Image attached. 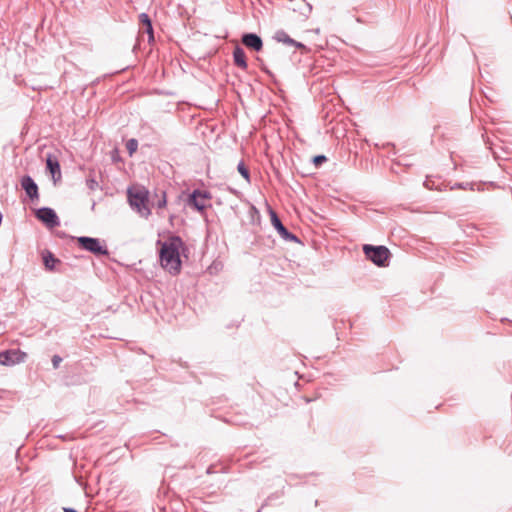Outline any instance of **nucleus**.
<instances>
[{
  "label": "nucleus",
  "instance_id": "1a4fd4ad",
  "mask_svg": "<svg viewBox=\"0 0 512 512\" xmlns=\"http://www.w3.org/2000/svg\"><path fill=\"white\" fill-rule=\"evenodd\" d=\"M36 216L49 227H55L59 224L58 217L51 208L38 209Z\"/></svg>",
  "mask_w": 512,
  "mask_h": 512
},
{
  "label": "nucleus",
  "instance_id": "20e7f679",
  "mask_svg": "<svg viewBox=\"0 0 512 512\" xmlns=\"http://www.w3.org/2000/svg\"><path fill=\"white\" fill-rule=\"evenodd\" d=\"M209 199H211V194L208 191L195 189L191 194H189L186 204L189 207H192L195 210L202 212L206 209V201Z\"/></svg>",
  "mask_w": 512,
  "mask_h": 512
},
{
  "label": "nucleus",
  "instance_id": "ddd939ff",
  "mask_svg": "<svg viewBox=\"0 0 512 512\" xmlns=\"http://www.w3.org/2000/svg\"><path fill=\"white\" fill-rule=\"evenodd\" d=\"M233 60L236 66L244 70L247 69L248 64L246 60V54L244 49L240 46H236L233 50Z\"/></svg>",
  "mask_w": 512,
  "mask_h": 512
},
{
  "label": "nucleus",
  "instance_id": "0eeeda50",
  "mask_svg": "<svg viewBox=\"0 0 512 512\" xmlns=\"http://www.w3.org/2000/svg\"><path fill=\"white\" fill-rule=\"evenodd\" d=\"M138 25L139 30L138 33L140 36L147 35L148 43H152L154 41V29L151 17L147 13H141L138 16Z\"/></svg>",
  "mask_w": 512,
  "mask_h": 512
},
{
  "label": "nucleus",
  "instance_id": "dca6fc26",
  "mask_svg": "<svg viewBox=\"0 0 512 512\" xmlns=\"http://www.w3.org/2000/svg\"><path fill=\"white\" fill-rule=\"evenodd\" d=\"M237 170L241 174V176L247 181V183L251 182L250 171L248 167L245 165L244 161H240L238 163Z\"/></svg>",
  "mask_w": 512,
  "mask_h": 512
},
{
  "label": "nucleus",
  "instance_id": "aec40b11",
  "mask_svg": "<svg viewBox=\"0 0 512 512\" xmlns=\"http://www.w3.org/2000/svg\"><path fill=\"white\" fill-rule=\"evenodd\" d=\"M61 361H62V358L59 355L54 354V357L52 358V363H53L54 368H58L59 363Z\"/></svg>",
  "mask_w": 512,
  "mask_h": 512
},
{
  "label": "nucleus",
  "instance_id": "6ab92c4d",
  "mask_svg": "<svg viewBox=\"0 0 512 512\" xmlns=\"http://www.w3.org/2000/svg\"><path fill=\"white\" fill-rule=\"evenodd\" d=\"M138 148V141L134 138H130V157L134 152L137 151Z\"/></svg>",
  "mask_w": 512,
  "mask_h": 512
},
{
  "label": "nucleus",
  "instance_id": "412c9836",
  "mask_svg": "<svg viewBox=\"0 0 512 512\" xmlns=\"http://www.w3.org/2000/svg\"><path fill=\"white\" fill-rule=\"evenodd\" d=\"M291 46H294L300 50H307L306 46L303 43L298 42L296 40H295V44H292Z\"/></svg>",
  "mask_w": 512,
  "mask_h": 512
},
{
  "label": "nucleus",
  "instance_id": "2eb2a0df",
  "mask_svg": "<svg viewBox=\"0 0 512 512\" xmlns=\"http://www.w3.org/2000/svg\"><path fill=\"white\" fill-rule=\"evenodd\" d=\"M43 262L47 269L53 270L55 268V264L58 263L59 260L56 259L51 252L46 251L43 253Z\"/></svg>",
  "mask_w": 512,
  "mask_h": 512
},
{
  "label": "nucleus",
  "instance_id": "5701e85b",
  "mask_svg": "<svg viewBox=\"0 0 512 512\" xmlns=\"http://www.w3.org/2000/svg\"><path fill=\"white\" fill-rule=\"evenodd\" d=\"M261 69H262V71H263L264 73H266L268 76H270L271 78H274V74H273V73H272V72H271L267 67L262 66V67H261Z\"/></svg>",
  "mask_w": 512,
  "mask_h": 512
},
{
  "label": "nucleus",
  "instance_id": "4468645a",
  "mask_svg": "<svg viewBox=\"0 0 512 512\" xmlns=\"http://www.w3.org/2000/svg\"><path fill=\"white\" fill-rule=\"evenodd\" d=\"M277 42L284 43L288 46L295 44V40L292 39L284 30H277L273 37Z\"/></svg>",
  "mask_w": 512,
  "mask_h": 512
},
{
  "label": "nucleus",
  "instance_id": "b1692460",
  "mask_svg": "<svg viewBox=\"0 0 512 512\" xmlns=\"http://www.w3.org/2000/svg\"><path fill=\"white\" fill-rule=\"evenodd\" d=\"M64 512H78L76 509L72 507H63Z\"/></svg>",
  "mask_w": 512,
  "mask_h": 512
},
{
  "label": "nucleus",
  "instance_id": "f3484780",
  "mask_svg": "<svg viewBox=\"0 0 512 512\" xmlns=\"http://www.w3.org/2000/svg\"><path fill=\"white\" fill-rule=\"evenodd\" d=\"M326 161H327V157L325 155H322V154L321 155H316L312 159V162H313V164L316 167H319L320 165H322Z\"/></svg>",
  "mask_w": 512,
  "mask_h": 512
},
{
  "label": "nucleus",
  "instance_id": "9b49d317",
  "mask_svg": "<svg viewBox=\"0 0 512 512\" xmlns=\"http://www.w3.org/2000/svg\"><path fill=\"white\" fill-rule=\"evenodd\" d=\"M21 186L31 200L39 198L38 186L30 176H24L21 179Z\"/></svg>",
  "mask_w": 512,
  "mask_h": 512
},
{
  "label": "nucleus",
  "instance_id": "39448f33",
  "mask_svg": "<svg viewBox=\"0 0 512 512\" xmlns=\"http://www.w3.org/2000/svg\"><path fill=\"white\" fill-rule=\"evenodd\" d=\"M271 224L275 228V230L278 232V234L281 236V238L288 242H295L300 243L299 238L290 232L282 223L280 218L278 217L277 213L273 209H269Z\"/></svg>",
  "mask_w": 512,
  "mask_h": 512
},
{
  "label": "nucleus",
  "instance_id": "7ed1b4c3",
  "mask_svg": "<svg viewBox=\"0 0 512 512\" xmlns=\"http://www.w3.org/2000/svg\"><path fill=\"white\" fill-rule=\"evenodd\" d=\"M363 253L368 260L378 267H386L389 265L391 252L386 246L365 244L363 245Z\"/></svg>",
  "mask_w": 512,
  "mask_h": 512
},
{
  "label": "nucleus",
  "instance_id": "4be33fe9",
  "mask_svg": "<svg viewBox=\"0 0 512 512\" xmlns=\"http://www.w3.org/2000/svg\"><path fill=\"white\" fill-rule=\"evenodd\" d=\"M468 186H470V189H472V184H469V183H457L456 184V187L461 188V189H466Z\"/></svg>",
  "mask_w": 512,
  "mask_h": 512
},
{
  "label": "nucleus",
  "instance_id": "393cba45",
  "mask_svg": "<svg viewBox=\"0 0 512 512\" xmlns=\"http://www.w3.org/2000/svg\"><path fill=\"white\" fill-rule=\"evenodd\" d=\"M308 12L310 13L312 10V6L310 4H307Z\"/></svg>",
  "mask_w": 512,
  "mask_h": 512
},
{
  "label": "nucleus",
  "instance_id": "f03ea898",
  "mask_svg": "<svg viewBox=\"0 0 512 512\" xmlns=\"http://www.w3.org/2000/svg\"><path fill=\"white\" fill-rule=\"evenodd\" d=\"M130 209L145 219L151 215L149 191L145 187L130 186Z\"/></svg>",
  "mask_w": 512,
  "mask_h": 512
},
{
  "label": "nucleus",
  "instance_id": "423d86ee",
  "mask_svg": "<svg viewBox=\"0 0 512 512\" xmlns=\"http://www.w3.org/2000/svg\"><path fill=\"white\" fill-rule=\"evenodd\" d=\"M77 242L81 248L96 255H105L108 253L106 247L100 242L99 239L91 237H79Z\"/></svg>",
  "mask_w": 512,
  "mask_h": 512
},
{
  "label": "nucleus",
  "instance_id": "a211bd4d",
  "mask_svg": "<svg viewBox=\"0 0 512 512\" xmlns=\"http://www.w3.org/2000/svg\"><path fill=\"white\" fill-rule=\"evenodd\" d=\"M166 204H167L166 192L163 191L161 199H159L157 202V208L162 209L166 206Z\"/></svg>",
  "mask_w": 512,
  "mask_h": 512
},
{
  "label": "nucleus",
  "instance_id": "9d476101",
  "mask_svg": "<svg viewBox=\"0 0 512 512\" xmlns=\"http://www.w3.org/2000/svg\"><path fill=\"white\" fill-rule=\"evenodd\" d=\"M47 170L50 172L54 183L61 179V169L58 159L53 155H47L46 158Z\"/></svg>",
  "mask_w": 512,
  "mask_h": 512
},
{
  "label": "nucleus",
  "instance_id": "6e6552de",
  "mask_svg": "<svg viewBox=\"0 0 512 512\" xmlns=\"http://www.w3.org/2000/svg\"><path fill=\"white\" fill-rule=\"evenodd\" d=\"M242 44L253 51L259 52L263 48L262 38L253 32L243 33L241 36Z\"/></svg>",
  "mask_w": 512,
  "mask_h": 512
},
{
  "label": "nucleus",
  "instance_id": "f257e3e1",
  "mask_svg": "<svg viewBox=\"0 0 512 512\" xmlns=\"http://www.w3.org/2000/svg\"><path fill=\"white\" fill-rule=\"evenodd\" d=\"M160 245L159 258L161 266L172 275H177L181 270L180 248L183 240L180 236H170L166 241H158Z\"/></svg>",
  "mask_w": 512,
  "mask_h": 512
},
{
  "label": "nucleus",
  "instance_id": "f8f14e48",
  "mask_svg": "<svg viewBox=\"0 0 512 512\" xmlns=\"http://www.w3.org/2000/svg\"><path fill=\"white\" fill-rule=\"evenodd\" d=\"M27 354H0V364L13 366L25 361Z\"/></svg>",
  "mask_w": 512,
  "mask_h": 512
}]
</instances>
